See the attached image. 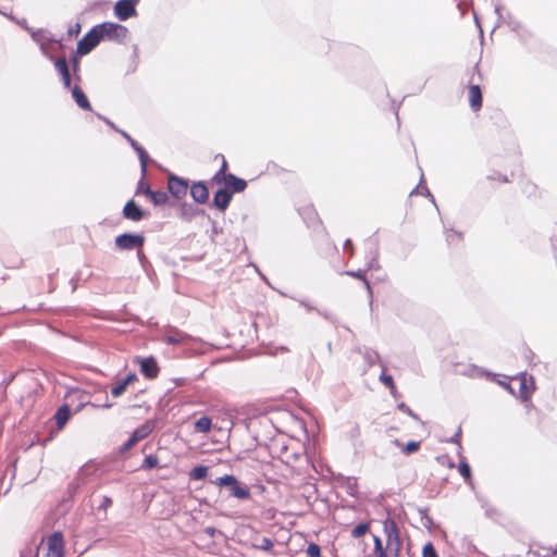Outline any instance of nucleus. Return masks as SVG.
<instances>
[{
    "label": "nucleus",
    "mask_w": 557,
    "mask_h": 557,
    "mask_svg": "<svg viewBox=\"0 0 557 557\" xmlns=\"http://www.w3.org/2000/svg\"><path fill=\"white\" fill-rule=\"evenodd\" d=\"M137 442L131 436L128 441L122 446L121 450L128 451L133 446H135Z\"/></svg>",
    "instance_id": "nucleus-42"
},
{
    "label": "nucleus",
    "mask_w": 557,
    "mask_h": 557,
    "mask_svg": "<svg viewBox=\"0 0 557 557\" xmlns=\"http://www.w3.org/2000/svg\"><path fill=\"white\" fill-rule=\"evenodd\" d=\"M138 158H139L140 165H141L143 175L145 176L147 166H148V162H149V156H148L147 151H145L141 154H138Z\"/></svg>",
    "instance_id": "nucleus-38"
},
{
    "label": "nucleus",
    "mask_w": 557,
    "mask_h": 557,
    "mask_svg": "<svg viewBox=\"0 0 557 557\" xmlns=\"http://www.w3.org/2000/svg\"><path fill=\"white\" fill-rule=\"evenodd\" d=\"M215 159H220L221 160V168L220 170L213 175L212 177V182L215 183V184H219L221 185L222 184V181L224 177H226V175H228L230 173H227V169H228V163L225 159V157L221 153H218L215 156Z\"/></svg>",
    "instance_id": "nucleus-23"
},
{
    "label": "nucleus",
    "mask_w": 557,
    "mask_h": 557,
    "mask_svg": "<svg viewBox=\"0 0 557 557\" xmlns=\"http://www.w3.org/2000/svg\"><path fill=\"white\" fill-rule=\"evenodd\" d=\"M61 79H62L64 87L69 88L71 86L72 79H71L70 72L64 73V75H61Z\"/></svg>",
    "instance_id": "nucleus-43"
},
{
    "label": "nucleus",
    "mask_w": 557,
    "mask_h": 557,
    "mask_svg": "<svg viewBox=\"0 0 557 557\" xmlns=\"http://www.w3.org/2000/svg\"><path fill=\"white\" fill-rule=\"evenodd\" d=\"M385 534V544L379 536H374L373 554L375 557H398L401 550V540L399 530L396 522L392 519H386L383 523Z\"/></svg>",
    "instance_id": "nucleus-1"
},
{
    "label": "nucleus",
    "mask_w": 557,
    "mask_h": 557,
    "mask_svg": "<svg viewBox=\"0 0 557 557\" xmlns=\"http://www.w3.org/2000/svg\"><path fill=\"white\" fill-rule=\"evenodd\" d=\"M123 216L127 220L138 222L144 219L145 212L134 200H129L123 208Z\"/></svg>",
    "instance_id": "nucleus-16"
},
{
    "label": "nucleus",
    "mask_w": 557,
    "mask_h": 557,
    "mask_svg": "<svg viewBox=\"0 0 557 557\" xmlns=\"http://www.w3.org/2000/svg\"><path fill=\"white\" fill-rule=\"evenodd\" d=\"M152 432V426L150 423H145L138 426L133 433L132 437L138 443L139 441L146 438Z\"/></svg>",
    "instance_id": "nucleus-26"
},
{
    "label": "nucleus",
    "mask_w": 557,
    "mask_h": 557,
    "mask_svg": "<svg viewBox=\"0 0 557 557\" xmlns=\"http://www.w3.org/2000/svg\"><path fill=\"white\" fill-rule=\"evenodd\" d=\"M232 198V191L221 188L213 196V206L221 212H224L228 208Z\"/></svg>",
    "instance_id": "nucleus-15"
},
{
    "label": "nucleus",
    "mask_w": 557,
    "mask_h": 557,
    "mask_svg": "<svg viewBox=\"0 0 557 557\" xmlns=\"http://www.w3.org/2000/svg\"><path fill=\"white\" fill-rule=\"evenodd\" d=\"M347 275L351 276V277H355V278H358V280H361L363 281L364 283V286L368 290H371V286H370V283L369 281L367 280V276H366V272L363 270H358V271H348L346 272Z\"/></svg>",
    "instance_id": "nucleus-31"
},
{
    "label": "nucleus",
    "mask_w": 557,
    "mask_h": 557,
    "mask_svg": "<svg viewBox=\"0 0 557 557\" xmlns=\"http://www.w3.org/2000/svg\"><path fill=\"white\" fill-rule=\"evenodd\" d=\"M422 557H438L431 542L426 543L422 549Z\"/></svg>",
    "instance_id": "nucleus-36"
},
{
    "label": "nucleus",
    "mask_w": 557,
    "mask_h": 557,
    "mask_svg": "<svg viewBox=\"0 0 557 557\" xmlns=\"http://www.w3.org/2000/svg\"><path fill=\"white\" fill-rule=\"evenodd\" d=\"M65 542L61 532H54L47 539V552L44 557H64Z\"/></svg>",
    "instance_id": "nucleus-5"
},
{
    "label": "nucleus",
    "mask_w": 557,
    "mask_h": 557,
    "mask_svg": "<svg viewBox=\"0 0 557 557\" xmlns=\"http://www.w3.org/2000/svg\"><path fill=\"white\" fill-rule=\"evenodd\" d=\"M79 29H81L79 24H76V28H74V33L77 34L79 32Z\"/></svg>",
    "instance_id": "nucleus-50"
},
{
    "label": "nucleus",
    "mask_w": 557,
    "mask_h": 557,
    "mask_svg": "<svg viewBox=\"0 0 557 557\" xmlns=\"http://www.w3.org/2000/svg\"><path fill=\"white\" fill-rule=\"evenodd\" d=\"M101 41L100 34L96 26H94L78 42L77 53L85 55L89 53Z\"/></svg>",
    "instance_id": "nucleus-8"
},
{
    "label": "nucleus",
    "mask_w": 557,
    "mask_h": 557,
    "mask_svg": "<svg viewBox=\"0 0 557 557\" xmlns=\"http://www.w3.org/2000/svg\"><path fill=\"white\" fill-rule=\"evenodd\" d=\"M145 196L154 205L162 206L169 200V196L164 190H153L149 186H146Z\"/></svg>",
    "instance_id": "nucleus-20"
},
{
    "label": "nucleus",
    "mask_w": 557,
    "mask_h": 557,
    "mask_svg": "<svg viewBox=\"0 0 557 557\" xmlns=\"http://www.w3.org/2000/svg\"><path fill=\"white\" fill-rule=\"evenodd\" d=\"M159 465V458L158 456L156 455H149L147 456L143 463H141V469H145V470H150V469H153L156 467H158Z\"/></svg>",
    "instance_id": "nucleus-29"
},
{
    "label": "nucleus",
    "mask_w": 557,
    "mask_h": 557,
    "mask_svg": "<svg viewBox=\"0 0 557 557\" xmlns=\"http://www.w3.org/2000/svg\"><path fill=\"white\" fill-rule=\"evenodd\" d=\"M16 22H17V24H21V25H24V24L26 23V21H25V20L16 21Z\"/></svg>",
    "instance_id": "nucleus-51"
},
{
    "label": "nucleus",
    "mask_w": 557,
    "mask_h": 557,
    "mask_svg": "<svg viewBox=\"0 0 557 557\" xmlns=\"http://www.w3.org/2000/svg\"><path fill=\"white\" fill-rule=\"evenodd\" d=\"M168 189L174 198L181 200L186 197L189 185L187 180L170 174L168 176Z\"/></svg>",
    "instance_id": "nucleus-9"
},
{
    "label": "nucleus",
    "mask_w": 557,
    "mask_h": 557,
    "mask_svg": "<svg viewBox=\"0 0 557 557\" xmlns=\"http://www.w3.org/2000/svg\"><path fill=\"white\" fill-rule=\"evenodd\" d=\"M124 136L127 138V140L129 141L131 146H132L134 149H136V147H138V146H139V144H138L136 140H134L131 136H128V135H126V134H124Z\"/></svg>",
    "instance_id": "nucleus-46"
},
{
    "label": "nucleus",
    "mask_w": 557,
    "mask_h": 557,
    "mask_svg": "<svg viewBox=\"0 0 557 557\" xmlns=\"http://www.w3.org/2000/svg\"><path fill=\"white\" fill-rule=\"evenodd\" d=\"M369 530H370L369 522L359 523L352 529L351 536L355 539H359V537L363 536L364 534H367L369 532Z\"/></svg>",
    "instance_id": "nucleus-28"
},
{
    "label": "nucleus",
    "mask_w": 557,
    "mask_h": 557,
    "mask_svg": "<svg viewBox=\"0 0 557 557\" xmlns=\"http://www.w3.org/2000/svg\"><path fill=\"white\" fill-rule=\"evenodd\" d=\"M222 184L225 185L224 189H227L233 193H242L247 187V182L243 178L235 176L234 174H228L223 178Z\"/></svg>",
    "instance_id": "nucleus-17"
},
{
    "label": "nucleus",
    "mask_w": 557,
    "mask_h": 557,
    "mask_svg": "<svg viewBox=\"0 0 557 557\" xmlns=\"http://www.w3.org/2000/svg\"><path fill=\"white\" fill-rule=\"evenodd\" d=\"M273 546H274V543L269 537H262L260 541V544L258 545V547L263 550H271L273 548Z\"/></svg>",
    "instance_id": "nucleus-39"
},
{
    "label": "nucleus",
    "mask_w": 557,
    "mask_h": 557,
    "mask_svg": "<svg viewBox=\"0 0 557 557\" xmlns=\"http://www.w3.org/2000/svg\"><path fill=\"white\" fill-rule=\"evenodd\" d=\"M190 196L195 202L203 205L209 200V189L203 182H196L189 186Z\"/></svg>",
    "instance_id": "nucleus-14"
},
{
    "label": "nucleus",
    "mask_w": 557,
    "mask_h": 557,
    "mask_svg": "<svg viewBox=\"0 0 557 557\" xmlns=\"http://www.w3.org/2000/svg\"><path fill=\"white\" fill-rule=\"evenodd\" d=\"M27 30L29 32L32 38L35 39V30H33L32 28H27Z\"/></svg>",
    "instance_id": "nucleus-49"
},
{
    "label": "nucleus",
    "mask_w": 557,
    "mask_h": 557,
    "mask_svg": "<svg viewBox=\"0 0 557 557\" xmlns=\"http://www.w3.org/2000/svg\"><path fill=\"white\" fill-rule=\"evenodd\" d=\"M70 418L71 409L69 405L61 406L52 418V421H54V425L49 428V435L48 437L42 440L41 444L45 445L47 442H50L54 437V435L64 428Z\"/></svg>",
    "instance_id": "nucleus-4"
},
{
    "label": "nucleus",
    "mask_w": 557,
    "mask_h": 557,
    "mask_svg": "<svg viewBox=\"0 0 557 557\" xmlns=\"http://www.w3.org/2000/svg\"><path fill=\"white\" fill-rule=\"evenodd\" d=\"M57 71L59 72L60 76L64 75V73L70 72L67 61L62 58L58 59L54 63Z\"/></svg>",
    "instance_id": "nucleus-34"
},
{
    "label": "nucleus",
    "mask_w": 557,
    "mask_h": 557,
    "mask_svg": "<svg viewBox=\"0 0 557 557\" xmlns=\"http://www.w3.org/2000/svg\"><path fill=\"white\" fill-rule=\"evenodd\" d=\"M213 428L212 419L208 416H202L194 423V431L196 433H209Z\"/></svg>",
    "instance_id": "nucleus-22"
},
{
    "label": "nucleus",
    "mask_w": 557,
    "mask_h": 557,
    "mask_svg": "<svg viewBox=\"0 0 557 557\" xmlns=\"http://www.w3.org/2000/svg\"><path fill=\"white\" fill-rule=\"evenodd\" d=\"M488 180L496 181L499 183H508L509 182V178L506 175H503L500 173H495L493 175H490Z\"/></svg>",
    "instance_id": "nucleus-41"
},
{
    "label": "nucleus",
    "mask_w": 557,
    "mask_h": 557,
    "mask_svg": "<svg viewBox=\"0 0 557 557\" xmlns=\"http://www.w3.org/2000/svg\"><path fill=\"white\" fill-rule=\"evenodd\" d=\"M518 193L521 199L534 202L541 198L539 186L528 177H523L518 185Z\"/></svg>",
    "instance_id": "nucleus-6"
},
{
    "label": "nucleus",
    "mask_w": 557,
    "mask_h": 557,
    "mask_svg": "<svg viewBox=\"0 0 557 557\" xmlns=\"http://www.w3.org/2000/svg\"><path fill=\"white\" fill-rule=\"evenodd\" d=\"M112 505V498L109 496H103L102 500L98 507L99 510H103L107 513V510Z\"/></svg>",
    "instance_id": "nucleus-40"
},
{
    "label": "nucleus",
    "mask_w": 557,
    "mask_h": 557,
    "mask_svg": "<svg viewBox=\"0 0 557 557\" xmlns=\"http://www.w3.org/2000/svg\"><path fill=\"white\" fill-rule=\"evenodd\" d=\"M212 483L218 487H227L230 495L239 500H247L251 497L250 488L242 483L235 475L226 474L216 478Z\"/></svg>",
    "instance_id": "nucleus-2"
},
{
    "label": "nucleus",
    "mask_w": 557,
    "mask_h": 557,
    "mask_svg": "<svg viewBox=\"0 0 557 557\" xmlns=\"http://www.w3.org/2000/svg\"><path fill=\"white\" fill-rule=\"evenodd\" d=\"M398 407L400 410L411 414V409L408 406H406L405 404H400Z\"/></svg>",
    "instance_id": "nucleus-47"
},
{
    "label": "nucleus",
    "mask_w": 557,
    "mask_h": 557,
    "mask_svg": "<svg viewBox=\"0 0 557 557\" xmlns=\"http://www.w3.org/2000/svg\"><path fill=\"white\" fill-rule=\"evenodd\" d=\"M73 98L75 99L76 103L85 110L90 109V103L85 95V92L81 89V87L75 86L72 90Z\"/></svg>",
    "instance_id": "nucleus-24"
},
{
    "label": "nucleus",
    "mask_w": 557,
    "mask_h": 557,
    "mask_svg": "<svg viewBox=\"0 0 557 557\" xmlns=\"http://www.w3.org/2000/svg\"><path fill=\"white\" fill-rule=\"evenodd\" d=\"M459 473L468 482L471 479V468L466 461H461L458 467Z\"/></svg>",
    "instance_id": "nucleus-33"
},
{
    "label": "nucleus",
    "mask_w": 557,
    "mask_h": 557,
    "mask_svg": "<svg viewBox=\"0 0 557 557\" xmlns=\"http://www.w3.org/2000/svg\"><path fill=\"white\" fill-rule=\"evenodd\" d=\"M96 27L100 34L101 40L108 39L121 42L126 38L128 34V29L125 26L112 22H104L102 24L96 25Z\"/></svg>",
    "instance_id": "nucleus-3"
},
{
    "label": "nucleus",
    "mask_w": 557,
    "mask_h": 557,
    "mask_svg": "<svg viewBox=\"0 0 557 557\" xmlns=\"http://www.w3.org/2000/svg\"><path fill=\"white\" fill-rule=\"evenodd\" d=\"M139 0H119L114 5V15L120 21H126L137 15L136 5Z\"/></svg>",
    "instance_id": "nucleus-11"
},
{
    "label": "nucleus",
    "mask_w": 557,
    "mask_h": 557,
    "mask_svg": "<svg viewBox=\"0 0 557 557\" xmlns=\"http://www.w3.org/2000/svg\"><path fill=\"white\" fill-rule=\"evenodd\" d=\"M146 186H147V185H145V184H144V181L141 180V181L139 182V184H138V187H137L136 194H137V195H139V194L145 195Z\"/></svg>",
    "instance_id": "nucleus-45"
},
{
    "label": "nucleus",
    "mask_w": 557,
    "mask_h": 557,
    "mask_svg": "<svg viewBox=\"0 0 557 557\" xmlns=\"http://www.w3.org/2000/svg\"><path fill=\"white\" fill-rule=\"evenodd\" d=\"M394 444L400 448V450L405 454V455H411V454H414L417 453L419 449H420V446H421V442H417V441H410L408 442L407 444H403L400 443L398 440H396L394 442Z\"/></svg>",
    "instance_id": "nucleus-25"
},
{
    "label": "nucleus",
    "mask_w": 557,
    "mask_h": 557,
    "mask_svg": "<svg viewBox=\"0 0 557 557\" xmlns=\"http://www.w3.org/2000/svg\"><path fill=\"white\" fill-rule=\"evenodd\" d=\"M309 557H321V548L315 543H310L306 549Z\"/></svg>",
    "instance_id": "nucleus-35"
},
{
    "label": "nucleus",
    "mask_w": 557,
    "mask_h": 557,
    "mask_svg": "<svg viewBox=\"0 0 557 557\" xmlns=\"http://www.w3.org/2000/svg\"><path fill=\"white\" fill-rule=\"evenodd\" d=\"M300 214L302 219L308 223L309 226L321 225L322 221L320 220L315 209L312 206H304L300 209Z\"/></svg>",
    "instance_id": "nucleus-21"
},
{
    "label": "nucleus",
    "mask_w": 557,
    "mask_h": 557,
    "mask_svg": "<svg viewBox=\"0 0 557 557\" xmlns=\"http://www.w3.org/2000/svg\"><path fill=\"white\" fill-rule=\"evenodd\" d=\"M380 381H381L385 386H387V387L389 388V391H391V393H392L393 395H395V394H396L397 388H396V385H395V383H394V379H393V376H392V375L383 373V374H381V376H380Z\"/></svg>",
    "instance_id": "nucleus-30"
},
{
    "label": "nucleus",
    "mask_w": 557,
    "mask_h": 557,
    "mask_svg": "<svg viewBox=\"0 0 557 557\" xmlns=\"http://www.w3.org/2000/svg\"><path fill=\"white\" fill-rule=\"evenodd\" d=\"M137 381V375L135 373H129L125 379L119 381L117 383H115L112 388H111V394L113 397H120L122 396L127 386H129L131 384H134L135 382Z\"/></svg>",
    "instance_id": "nucleus-19"
},
{
    "label": "nucleus",
    "mask_w": 557,
    "mask_h": 557,
    "mask_svg": "<svg viewBox=\"0 0 557 557\" xmlns=\"http://www.w3.org/2000/svg\"><path fill=\"white\" fill-rule=\"evenodd\" d=\"M136 362L140 367L141 374L148 379L153 380L158 376L160 372V368L153 357L140 358L136 359Z\"/></svg>",
    "instance_id": "nucleus-12"
},
{
    "label": "nucleus",
    "mask_w": 557,
    "mask_h": 557,
    "mask_svg": "<svg viewBox=\"0 0 557 557\" xmlns=\"http://www.w3.org/2000/svg\"><path fill=\"white\" fill-rule=\"evenodd\" d=\"M145 244V237L140 234H122L115 238V246L120 250L141 249Z\"/></svg>",
    "instance_id": "nucleus-7"
},
{
    "label": "nucleus",
    "mask_w": 557,
    "mask_h": 557,
    "mask_svg": "<svg viewBox=\"0 0 557 557\" xmlns=\"http://www.w3.org/2000/svg\"><path fill=\"white\" fill-rule=\"evenodd\" d=\"M209 468L206 466H197L189 472V479L193 481H199L208 475Z\"/></svg>",
    "instance_id": "nucleus-27"
},
{
    "label": "nucleus",
    "mask_w": 557,
    "mask_h": 557,
    "mask_svg": "<svg viewBox=\"0 0 557 557\" xmlns=\"http://www.w3.org/2000/svg\"><path fill=\"white\" fill-rule=\"evenodd\" d=\"M103 407H104V408H110V407H111V405H110V404H106V405H103Z\"/></svg>",
    "instance_id": "nucleus-52"
},
{
    "label": "nucleus",
    "mask_w": 557,
    "mask_h": 557,
    "mask_svg": "<svg viewBox=\"0 0 557 557\" xmlns=\"http://www.w3.org/2000/svg\"><path fill=\"white\" fill-rule=\"evenodd\" d=\"M20 557H35L32 541L26 543L25 546L21 549Z\"/></svg>",
    "instance_id": "nucleus-37"
},
{
    "label": "nucleus",
    "mask_w": 557,
    "mask_h": 557,
    "mask_svg": "<svg viewBox=\"0 0 557 557\" xmlns=\"http://www.w3.org/2000/svg\"><path fill=\"white\" fill-rule=\"evenodd\" d=\"M162 341L168 345H181L188 341V335L176 329H169L164 332Z\"/></svg>",
    "instance_id": "nucleus-18"
},
{
    "label": "nucleus",
    "mask_w": 557,
    "mask_h": 557,
    "mask_svg": "<svg viewBox=\"0 0 557 557\" xmlns=\"http://www.w3.org/2000/svg\"><path fill=\"white\" fill-rule=\"evenodd\" d=\"M468 100L473 112L481 110L483 104V95L479 85L471 84L468 87Z\"/></svg>",
    "instance_id": "nucleus-13"
},
{
    "label": "nucleus",
    "mask_w": 557,
    "mask_h": 557,
    "mask_svg": "<svg viewBox=\"0 0 557 557\" xmlns=\"http://www.w3.org/2000/svg\"><path fill=\"white\" fill-rule=\"evenodd\" d=\"M515 380L519 383V398L523 403L529 401L536 389L534 377L530 374L523 373Z\"/></svg>",
    "instance_id": "nucleus-10"
},
{
    "label": "nucleus",
    "mask_w": 557,
    "mask_h": 557,
    "mask_svg": "<svg viewBox=\"0 0 557 557\" xmlns=\"http://www.w3.org/2000/svg\"><path fill=\"white\" fill-rule=\"evenodd\" d=\"M445 235L448 244L459 243L463 239L462 234L454 230H447Z\"/></svg>",
    "instance_id": "nucleus-32"
},
{
    "label": "nucleus",
    "mask_w": 557,
    "mask_h": 557,
    "mask_svg": "<svg viewBox=\"0 0 557 557\" xmlns=\"http://www.w3.org/2000/svg\"><path fill=\"white\" fill-rule=\"evenodd\" d=\"M344 249H345V251H347L349 253L350 257L354 255V245L350 239H347L345 242Z\"/></svg>",
    "instance_id": "nucleus-44"
},
{
    "label": "nucleus",
    "mask_w": 557,
    "mask_h": 557,
    "mask_svg": "<svg viewBox=\"0 0 557 557\" xmlns=\"http://www.w3.org/2000/svg\"><path fill=\"white\" fill-rule=\"evenodd\" d=\"M135 151L137 152V154H141L146 150L139 145L138 147H136Z\"/></svg>",
    "instance_id": "nucleus-48"
}]
</instances>
